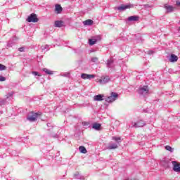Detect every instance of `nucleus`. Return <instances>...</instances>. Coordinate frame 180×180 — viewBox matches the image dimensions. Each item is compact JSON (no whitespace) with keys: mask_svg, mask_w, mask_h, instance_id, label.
Returning a JSON list of instances; mask_svg holds the SVG:
<instances>
[{"mask_svg":"<svg viewBox=\"0 0 180 180\" xmlns=\"http://www.w3.org/2000/svg\"><path fill=\"white\" fill-rule=\"evenodd\" d=\"M39 116L40 113L31 112L27 116V120H29V122H36V120H37V117H39Z\"/></svg>","mask_w":180,"mask_h":180,"instance_id":"obj_1","label":"nucleus"},{"mask_svg":"<svg viewBox=\"0 0 180 180\" xmlns=\"http://www.w3.org/2000/svg\"><path fill=\"white\" fill-rule=\"evenodd\" d=\"M117 98H119V94H117V93L115 92H112L110 94V96L105 98V101L108 103H112V102H115V101H116Z\"/></svg>","mask_w":180,"mask_h":180,"instance_id":"obj_2","label":"nucleus"},{"mask_svg":"<svg viewBox=\"0 0 180 180\" xmlns=\"http://www.w3.org/2000/svg\"><path fill=\"white\" fill-rule=\"evenodd\" d=\"M27 21H28L30 23H37V22H39V18H37V15L34 13H32L28 18H27Z\"/></svg>","mask_w":180,"mask_h":180,"instance_id":"obj_3","label":"nucleus"},{"mask_svg":"<svg viewBox=\"0 0 180 180\" xmlns=\"http://www.w3.org/2000/svg\"><path fill=\"white\" fill-rule=\"evenodd\" d=\"M110 82V77H109V76H103L98 81V82H99L101 85H105V84H108V82Z\"/></svg>","mask_w":180,"mask_h":180,"instance_id":"obj_4","label":"nucleus"},{"mask_svg":"<svg viewBox=\"0 0 180 180\" xmlns=\"http://www.w3.org/2000/svg\"><path fill=\"white\" fill-rule=\"evenodd\" d=\"M149 89L148 86H143L140 87L138 92L140 95H147L148 94Z\"/></svg>","mask_w":180,"mask_h":180,"instance_id":"obj_5","label":"nucleus"},{"mask_svg":"<svg viewBox=\"0 0 180 180\" xmlns=\"http://www.w3.org/2000/svg\"><path fill=\"white\" fill-rule=\"evenodd\" d=\"M133 127L137 128V127H144L146 126V122H144L143 120H140L137 121L136 122H134Z\"/></svg>","mask_w":180,"mask_h":180,"instance_id":"obj_6","label":"nucleus"},{"mask_svg":"<svg viewBox=\"0 0 180 180\" xmlns=\"http://www.w3.org/2000/svg\"><path fill=\"white\" fill-rule=\"evenodd\" d=\"M106 65L108 68H113L115 67V60L113 58H110L107 62Z\"/></svg>","mask_w":180,"mask_h":180,"instance_id":"obj_7","label":"nucleus"},{"mask_svg":"<svg viewBox=\"0 0 180 180\" xmlns=\"http://www.w3.org/2000/svg\"><path fill=\"white\" fill-rule=\"evenodd\" d=\"M81 78L82 79H93L95 78V75H88L86 73H82L81 75Z\"/></svg>","mask_w":180,"mask_h":180,"instance_id":"obj_8","label":"nucleus"},{"mask_svg":"<svg viewBox=\"0 0 180 180\" xmlns=\"http://www.w3.org/2000/svg\"><path fill=\"white\" fill-rule=\"evenodd\" d=\"M172 164L173 165V170L175 172H180V164L176 162V161L172 162Z\"/></svg>","mask_w":180,"mask_h":180,"instance_id":"obj_9","label":"nucleus"},{"mask_svg":"<svg viewBox=\"0 0 180 180\" xmlns=\"http://www.w3.org/2000/svg\"><path fill=\"white\" fill-rule=\"evenodd\" d=\"M105 98V96H103V94H98L94 97V101L101 102V101H105V98Z\"/></svg>","mask_w":180,"mask_h":180,"instance_id":"obj_10","label":"nucleus"},{"mask_svg":"<svg viewBox=\"0 0 180 180\" xmlns=\"http://www.w3.org/2000/svg\"><path fill=\"white\" fill-rule=\"evenodd\" d=\"M169 61H170V63H176V61H178V56L175 54H171L169 58Z\"/></svg>","mask_w":180,"mask_h":180,"instance_id":"obj_11","label":"nucleus"},{"mask_svg":"<svg viewBox=\"0 0 180 180\" xmlns=\"http://www.w3.org/2000/svg\"><path fill=\"white\" fill-rule=\"evenodd\" d=\"M140 19L139 15H132L128 18V22H137Z\"/></svg>","mask_w":180,"mask_h":180,"instance_id":"obj_12","label":"nucleus"},{"mask_svg":"<svg viewBox=\"0 0 180 180\" xmlns=\"http://www.w3.org/2000/svg\"><path fill=\"white\" fill-rule=\"evenodd\" d=\"M131 8V5H121L117 8V11H126V9H129Z\"/></svg>","mask_w":180,"mask_h":180,"instance_id":"obj_13","label":"nucleus"},{"mask_svg":"<svg viewBox=\"0 0 180 180\" xmlns=\"http://www.w3.org/2000/svg\"><path fill=\"white\" fill-rule=\"evenodd\" d=\"M165 8L166 9L167 13H171V12H174V9H175L174 6H169L168 4L165 5Z\"/></svg>","mask_w":180,"mask_h":180,"instance_id":"obj_14","label":"nucleus"},{"mask_svg":"<svg viewBox=\"0 0 180 180\" xmlns=\"http://www.w3.org/2000/svg\"><path fill=\"white\" fill-rule=\"evenodd\" d=\"M63 12V7L60 4H56L55 6V13L59 14Z\"/></svg>","mask_w":180,"mask_h":180,"instance_id":"obj_15","label":"nucleus"},{"mask_svg":"<svg viewBox=\"0 0 180 180\" xmlns=\"http://www.w3.org/2000/svg\"><path fill=\"white\" fill-rule=\"evenodd\" d=\"M55 27H63L64 26V21L63 20H56L54 24Z\"/></svg>","mask_w":180,"mask_h":180,"instance_id":"obj_16","label":"nucleus"},{"mask_svg":"<svg viewBox=\"0 0 180 180\" xmlns=\"http://www.w3.org/2000/svg\"><path fill=\"white\" fill-rule=\"evenodd\" d=\"M74 178H75V179H82L84 180L85 179V177H84V176L81 175L79 174V172H77L75 174H74Z\"/></svg>","mask_w":180,"mask_h":180,"instance_id":"obj_17","label":"nucleus"},{"mask_svg":"<svg viewBox=\"0 0 180 180\" xmlns=\"http://www.w3.org/2000/svg\"><path fill=\"white\" fill-rule=\"evenodd\" d=\"M41 51H44V53H46L50 50V46L49 45H42L41 46Z\"/></svg>","mask_w":180,"mask_h":180,"instance_id":"obj_18","label":"nucleus"},{"mask_svg":"<svg viewBox=\"0 0 180 180\" xmlns=\"http://www.w3.org/2000/svg\"><path fill=\"white\" fill-rule=\"evenodd\" d=\"M116 148H117V144L116 143H109L108 146V150H115Z\"/></svg>","mask_w":180,"mask_h":180,"instance_id":"obj_19","label":"nucleus"},{"mask_svg":"<svg viewBox=\"0 0 180 180\" xmlns=\"http://www.w3.org/2000/svg\"><path fill=\"white\" fill-rule=\"evenodd\" d=\"M101 124L94 123L92 125V128L94 129V130H101Z\"/></svg>","mask_w":180,"mask_h":180,"instance_id":"obj_20","label":"nucleus"},{"mask_svg":"<svg viewBox=\"0 0 180 180\" xmlns=\"http://www.w3.org/2000/svg\"><path fill=\"white\" fill-rule=\"evenodd\" d=\"M84 25L86 26H91V25H94V21L92 20H86L84 22Z\"/></svg>","mask_w":180,"mask_h":180,"instance_id":"obj_21","label":"nucleus"},{"mask_svg":"<svg viewBox=\"0 0 180 180\" xmlns=\"http://www.w3.org/2000/svg\"><path fill=\"white\" fill-rule=\"evenodd\" d=\"M42 71H44V72L46 73L48 75H53V71H51L47 68L42 69Z\"/></svg>","mask_w":180,"mask_h":180,"instance_id":"obj_22","label":"nucleus"},{"mask_svg":"<svg viewBox=\"0 0 180 180\" xmlns=\"http://www.w3.org/2000/svg\"><path fill=\"white\" fill-rule=\"evenodd\" d=\"M13 91H11L6 95V99H13Z\"/></svg>","mask_w":180,"mask_h":180,"instance_id":"obj_23","label":"nucleus"},{"mask_svg":"<svg viewBox=\"0 0 180 180\" xmlns=\"http://www.w3.org/2000/svg\"><path fill=\"white\" fill-rule=\"evenodd\" d=\"M79 150L82 153V154H86V148L84 146H79Z\"/></svg>","mask_w":180,"mask_h":180,"instance_id":"obj_24","label":"nucleus"},{"mask_svg":"<svg viewBox=\"0 0 180 180\" xmlns=\"http://www.w3.org/2000/svg\"><path fill=\"white\" fill-rule=\"evenodd\" d=\"M96 41H98L96 39H89V44L90 46H94V44H96Z\"/></svg>","mask_w":180,"mask_h":180,"instance_id":"obj_25","label":"nucleus"},{"mask_svg":"<svg viewBox=\"0 0 180 180\" xmlns=\"http://www.w3.org/2000/svg\"><path fill=\"white\" fill-rule=\"evenodd\" d=\"M165 150H167V151H169L170 153H174V148L169 146H166Z\"/></svg>","mask_w":180,"mask_h":180,"instance_id":"obj_26","label":"nucleus"},{"mask_svg":"<svg viewBox=\"0 0 180 180\" xmlns=\"http://www.w3.org/2000/svg\"><path fill=\"white\" fill-rule=\"evenodd\" d=\"M6 104V100L0 98V106H4V105Z\"/></svg>","mask_w":180,"mask_h":180,"instance_id":"obj_27","label":"nucleus"},{"mask_svg":"<svg viewBox=\"0 0 180 180\" xmlns=\"http://www.w3.org/2000/svg\"><path fill=\"white\" fill-rule=\"evenodd\" d=\"M5 70H6V66L0 64V71H5Z\"/></svg>","mask_w":180,"mask_h":180,"instance_id":"obj_28","label":"nucleus"},{"mask_svg":"<svg viewBox=\"0 0 180 180\" xmlns=\"http://www.w3.org/2000/svg\"><path fill=\"white\" fill-rule=\"evenodd\" d=\"M112 140H115V141H117V143H119V141H120V137L113 136Z\"/></svg>","mask_w":180,"mask_h":180,"instance_id":"obj_29","label":"nucleus"},{"mask_svg":"<svg viewBox=\"0 0 180 180\" xmlns=\"http://www.w3.org/2000/svg\"><path fill=\"white\" fill-rule=\"evenodd\" d=\"M4 81H6V77L0 76V82H3Z\"/></svg>","mask_w":180,"mask_h":180,"instance_id":"obj_30","label":"nucleus"},{"mask_svg":"<svg viewBox=\"0 0 180 180\" xmlns=\"http://www.w3.org/2000/svg\"><path fill=\"white\" fill-rule=\"evenodd\" d=\"M32 74H33V75H37L38 77H41V75L37 72H32Z\"/></svg>","mask_w":180,"mask_h":180,"instance_id":"obj_31","label":"nucleus"},{"mask_svg":"<svg viewBox=\"0 0 180 180\" xmlns=\"http://www.w3.org/2000/svg\"><path fill=\"white\" fill-rule=\"evenodd\" d=\"M91 61L92 63H98V58L97 57L92 58Z\"/></svg>","mask_w":180,"mask_h":180,"instance_id":"obj_32","label":"nucleus"},{"mask_svg":"<svg viewBox=\"0 0 180 180\" xmlns=\"http://www.w3.org/2000/svg\"><path fill=\"white\" fill-rule=\"evenodd\" d=\"M82 124H83L84 126H89V122H82Z\"/></svg>","mask_w":180,"mask_h":180,"instance_id":"obj_33","label":"nucleus"},{"mask_svg":"<svg viewBox=\"0 0 180 180\" xmlns=\"http://www.w3.org/2000/svg\"><path fill=\"white\" fill-rule=\"evenodd\" d=\"M18 50H19V51H20L22 53V52L25 51V48L21 47V48L18 49Z\"/></svg>","mask_w":180,"mask_h":180,"instance_id":"obj_34","label":"nucleus"},{"mask_svg":"<svg viewBox=\"0 0 180 180\" xmlns=\"http://www.w3.org/2000/svg\"><path fill=\"white\" fill-rule=\"evenodd\" d=\"M176 6H180V1H176Z\"/></svg>","mask_w":180,"mask_h":180,"instance_id":"obj_35","label":"nucleus"},{"mask_svg":"<svg viewBox=\"0 0 180 180\" xmlns=\"http://www.w3.org/2000/svg\"><path fill=\"white\" fill-rule=\"evenodd\" d=\"M63 77H70V73H65L63 75Z\"/></svg>","mask_w":180,"mask_h":180,"instance_id":"obj_36","label":"nucleus"},{"mask_svg":"<svg viewBox=\"0 0 180 180\" xmlns=\"http://www.w3.org/2000/svg\"><path fill=\"white\" fill-rule=\"evenodd\" d=\"M148 53L154 54V51H148Z\"/></svg>","mask_w":180,"mask_h":180,"instance_id":"obj_37","label":"nucleus"},{"mask_svg":"<svg viewBox=\"0 0 180 180\" xmlns=\"http://www.w3.org/2000/svg\"><path fill=\"white\" fill-rule=\"evenodd\" d=\"M47 127H51V124L48 123V124H47Z\"/></svg>","mask_w":180,"mask_h":180,"instance_id":"obj_38","label":"nucleus"},{"mask_svg":"<svg viewBox=\"0 0 180 180\" xmlns=\"http://www.w3.org/2000/svg\"><path fill=\"white\" fill-rule=\"evenodd\" d=\"M54 138L57 137V134L53 136Z\"/></svg>","mask_w":180,"mask_h":180,"instance_id":"obj_39","label":"nucleus"},{"mask_svg":"<svg viewBox=\"0 0 180 180\" xmlns=\"http://www.w3.org/2000/svg\"><path fill=\"white\" fill-rule=\"evenodd\" d=\"M0 113H1V114H2V113H4V112H2V111H0Z\"/></svg>","mask_w":180,"mask_h":180,"instance_id":"obj_40","label":"nucleus"},{"mask_svg":"<svg viewBox=\"0 0 180 180\" xmlns=\"http://www.w3.org/2000/svg\"><path fill=\"white\" fill-rule=\"evenodd\" d=\"M179 30H180V27H179Z\"/></svg>","mask_w":180,"mask_h":180,"instance_id":"obj_41","label":"nucleus"}]
</instances>
